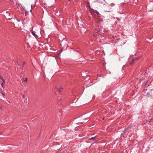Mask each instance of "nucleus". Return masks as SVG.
Returning <instances> with one entry per match:
<instances>
[{"instance_id":"1","label":"nucleus","mask_w":153,"mask_h":153,"mask_svg":"<svg viewBox=\"0 0 153 153\" xmlns=\"http://www.w3.org/2000/svg\"><path fill=\"white\" fill-rule=\"evenodd\" d=\"M101 30L100 29H99L98 30H97L93 34V36H97L98 34H99L100 33Z\"/></svg>"},{"instance_id":"2","label":"nucleus","mask_w":153,"mask_h":153,"mask_svg":"<svg viewBox=\"0 0 153 153\" xmlns=\"http://www.w3.org/2000/svg\"><path fill=\"white\" fill-rule=\"evenodd\" d=\"M92 10H93V12L95 14V15H99L100 14L99 12L97 11L96 10H94L93 9Z\"/></svg>"},{"instance_id":"3","label":"nucleus","mask_w":153,"mask_h":153,"mask_svg":"<svg viewBox=\"0 0 153 153\" xmlns=\"http://www.w3.org/2000/svg\"><path fill=\"white\" fill-rule=\"evenodd\" d=\"M63 90V88L62 87H60V88L58 89V92L61 93L62 92Z\"/></svg>"},{"instance_id":"4","label":"nucleus","mask_w":153,"mask_h":153,"mask_svg":"<svg viewBox=\"0 0 153 153\" xmlns=\"http://www.w3.org/2000/svg\"><path fill=\"white\" fill-rule=\"evenodd\" d=\"M32 34L36 38L37 37H38L36 35V34L35 33V32L33 31V30L32 31Z\"/></svg>"},{"instance_id":"5","label":"nucleus","mask_w":153,"mask_h":153,"mask_svg":"<svg viewBox=\"0 0 153 153\" xmlns=\"http://www.w3.org/2000/svg\"><path fill=\"white\" fill-rule=\"evenodd\" d=\"M104 0H97V1L99 3H103Z\"/></svg>"},{"instance_id":"6","label":"nucleus","mask_w":153,"mask_h":153,"mask_svg":"<svg viewBox=\"0 0 153 153\" xmlns=\"http://www.w3.org/2000/svg\"><path fill=\"white\" fill-rule=\"evenodd\" d=\"M3 82L1 83V86L2 87V88H4V86H3V85L5 83V80L4 79H3Z\"/></svg>"},{"instance_id":"7","label":"nucleus","mask_w":153,"mask_h":153,"mask_svg":"<svg viewBox=\"0 0 153 153\" xmlns=\"http://www.w3.org/2000/svg\"><path fill=\"white\" fill-rule=\"evenodd\" d=\"M97 139V137H92L90 139L92 140H94Z\"/></svg>"},{"instance_id":"8","label":"nucleus","mask_w":153,"mask_h":153,"mask_svg":"<svg viewBox=\"0 0 153 153\" xmlns=\"http://www.w3.org/2000/svg\"><path fill=\"white\" fill-rule=\"evenodd\" d=\"M23 80H24V81H25V82H27V78H25V79H23Z\"/></svg>"},{"instance_id":"9","label":"nucleus","mask_w":153,"mask_h":153,"mask_svg":"<svg viewBox=\"0 0 153 153\" xmlns=\"http://www.w3.org/2000/svg\"><path fill=\"white\" fill-rule=\"evenodd\" d=\"M87 6H88L89 5V3L88 2V1L87 0Z\"/></svg>"},{"instance_id":"10","label":"nucleus","mask_w":153,"mask_h":153,"mask_svg":"<svg viewBox=\"0 0 153 153\" xmlns=\"http://www.w3.org/2000/svg\"><path fill=\"white\" fill-rule=\"evenodd\" d=\"M123 133H125L126 132V130H125L124 131H123Z\"/></svg>"},{"instance_id":"11","label":"nucleus","mask_w":153,"mask_h":153,"mask_svg":"<svg viewBox=\"0 0 153 153\" xmlns=\"http://www.w3.org/2000/svg\"><path fill=\"white\" fill-rule=\"evenodd\" d=\"M0 78H1V79L2 80H3V79H3V78L1 76H0Z\"/></svg>"},{"instance_id":"12","label":"nucleus","mask_w":153,"mask_h":153,"mask_svg":"<svg viewBox=\"0 0 153 153\" xmlns=\"http://www.w3.org/2000/svg\"><path fill=\"white\" fill-rule=\"evenodd\" d=\"M62 50L60 51V53H59V54H58V58L59 57V54H60V53H61V52H62Z\"/></svg>"},{"instance_id":"13","label":"nucleus","mask_w":153,"mask_h":153,"mask_svg":"<svg viewBox=\"0 0 153 153\" xmlns=\"http://www.w3.org/2000/svg\"><path fill=\"white\" fill-rule=\"evenodd\" d=\"M22 97L23 98H25V96L24 95H22Z\"/></svg>"},{"instance_id":"14","label":"nucleus","mask_w":153,"mask_h":153,"mask_svg":"<svg viewBox=\"0 0 153 153\" xmlns=\"http://www.w3.org/2000/svg\"><path fill=\"white\" fill-rule=\"evenodd\" d=\"M1 94H2L3 95V96H4V94H3V93H1Z\"/></svg>"}]
</instances>
